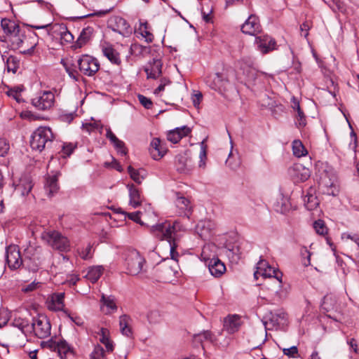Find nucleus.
Returning a JSON list of instances; mask_svg holds the SVG:
<instances>
[{
  "mask_svg": "<svg viewBox=\"0 0 359 359\" xmlns=\"http://www.w3.org/2000/svg\"><path fill=\"white\" fill-rule=\"evenodd\" d=\"M150 231L156 238L168 242L170 258L167 257L163 259V266L170 265L167 273L168 276H173L177 272V268L180 254L177 250L180 240L186 231L185 227L177 220L174 222L165 221L152 226Z\"/></svg>",
  "mask_w": 359,
  "mask_h": 359,
  "instance_id": "obj_1",
  "label": "nucleus"
},
{
  "mask_svg": "<svg viewBox=\"0 0 359 359\" xmlns=\"http://www.w3.org/2000/svg\"><path fill=\"white\" fill-rule=\"evenodd\" d=\"M53 134L48 127H39L32 135L30 146L33 150L42 151L53 142Z\"/></svg>",
  "mask_w": 359,
  "mask_h": 359,
  "instance_id": "obj_2",
  "label": "nucleus"
},
{
  "mask_svg": "<svg viewBox=\"0 0 359 359\" xmlns=\"http://www.w3.org/2000/svg\"><path fill=\"white\" fill-rule=\"evenodd\" d=\"M41 239L50 245L53 248L58 250L64 259L66 258L67 239L55 231H43L41 236Z\"/></svg>",
  "mask_w": 359,
  "mask_h": 359,
  "instance_id": "obj_3",
  "label": "nucleus"
},
{
  "mask_svg": "<svg viewBox=\"0 0 359 359\" xmlns=\"http://www.w3.org/2000/svg\"><path fill=\"white\" fill-rule=\"evenodd\" d=\"M51 325L48 318L44 315H38L33 318L32 332L37 337L44 339L50 335Z\"/></svg>",
  "mask_w": 359,
  "mask_h": 359,
  "instance_id": "obj_4",
  "label": "nucleus"
},
{
  "mask_svg": "<svg viewBox=\"0 0 359 359\" xmlns=\"http://www.w3.org/2000/svg\"><path fill=\"white\" fill-rule=\"evenodd\" d=\"M126 263L128 273L132 276H136L142 271L145 259L138 251L131 250L127 255Z\"/></svg>",
  "mask_w": 359,
  "mask_h": 359,
  "instance_id": "obj_5",
  "label": "nucleus"
},
{
  "mask_svg": "<svg viewBox=\"0 0 359 359\" xmlns=\"http://www.w3.org/2000/svg\"><path fill=\"white\" fill-rule=\"evenodd\" d=\"M77 63L80 71L88 76H93L100 69V62L97 59L88 55H82Z\"/></svg>",
  "mask_w": 359,
  "mask_h": 359,
  "instance_id": "obj_6",
  "label": "nucleus"
},
{
  "mask_svg": "<svg viewBox=\"0 0 359 359\" xmlns=\"http://www.w3.org/2000/svg\"><path fill=\"white\" fill-rule=\"evenodd\" d=\"M257 270L254 274L255 278L258 274L264 278H273L278 281L279 286H280L283 273L278 269L271 266L266 260H260L257 263Z\"/></svg>",
  "mask_w": 359,
  "mask_h": 359,
  "instance_id": "obj_7",
  "label": "nucleus"
},
{
  "mask_svg": "<svg viewBox=\"0 0 359 359\" xmlns=\"http://www.w3.org/2000/svg\"><path fill=\"white\" fill-rule=\"evenodd\" d=\"M65 299V292H55L47 298L46 302V306L50 311H62L65 314H67Z\"/></svg>",
  "mask_w": 359,
  "mask_h": 359,
  "instance_id": "obj_8",
  "label": "nucleus"
},
{
  "mask_svg": "<svg viewBox=\"0 0 359 359\" xmlns=\"http://www.w3.org/2000/svg\"><path fill=\"white\" fill-rule=\"evenodd\" d=\"M55 100L54 94L50 91H44L32 100V104L39 110H46L53 105Z\"/></svg>",
  "mask_w": 359,
  "mask_h": 359,
  "instance_id": "obj_9",
  "label": "nucleus"
},
{
  "mask_svg": "<svg viewBox=\"0 0 359 359\" xmlns=\"http://www.w3.org/2000/svg\"><path fill=\"white\" fill-rule=\"evenodd\" d=\"M255 43L257 50L262 54H266L276 49V42L274 39L267 34H262L255 37Z\"/></svg>",
  "mask_w": 359,
  "mask_h": 359,
  "instance_id": "obj_10",
  "label": "nucleus"
},
{
  "mask_svg": "<svg viewBox=\"0 0 359 359\" xmlns=\"http://www.w3.org/2000/svg\"><path fill=\"white\" fill-rule=\"evenodd\" d=\"M6 259L11 269H16L22 264V259L18 247L11 245L6 249Z\"/></svg>",
  "mask_w": 359,
  "mask_h": 359,
  "instance_id": "obj_11",
  "label": "nucleus"
},
{
  "mask_svg": "<svg viewBox=\"0 0 359 359\" xmlns=\"http://www.w3.org/2000/svg\"><path fill=\"white\" fill-rule=\"evenodd\" d=\"M243 33L249 35L256 36L261 32V25L258 17L255 15H250L241 26Z\"/></svg>",
  "mask_w": 359,
  "mask_h": 359,
  "instance_id": "obj_12",
  "label": "nucleus"
},
{
  "mask_svg": "<svg viewBox=\"0 0 359 359\" xmlns=\"http://www.w3.org/2000/svg\"><path fill=\"white\" fill-rule=\"evenodd\" d=\"M149 152L154 160L161 159L167 152L165 143L158 137L154 138L150 144Z\"/></svg>",
  "mask_w": 359,
  "mask_h": 359,
  "instance_id": "obj_13",
  "label": "nucleus"
},
{
  "mask_svg": "<svg viewBox=\"0 0 359 359\" xmlns=\"http://www.w3.org/2000/svg\"><path fill=\"white\" fill-rule=\"evenodd\" d=\"M228 82L227 78L222 73H215L206 79L208 85L215 90H221L225 88Z\"/></svg>",
  "mask_w": 359,
  "mask_h": 359,
  "instance_id": "obj_14",
  "label": "nucleus"
},
{
  "mask_svg": "<svg viewBox=\"0 0 359 359\" xmlns=\"http://www.w3.org/2000/svg\"><path fill=\"white\" fill-rule=\"evenodd\" d=\"M162 62L158 59H153L152 61L144 67L147 79H156L162 73Z\"/></svg>",
  "mask_w": 359,
  "mask_h": 359,
  "instance_id": "obj_15",
  "label": "nucleus"
},
{
  "mask_svg": "<svg viewBox=\"0 0 359 359\" xmlns=\"http://www.w3.org/2000/svg\"><path fill=\"white\" fill-rule=\"evenodd\" d=\"M191 132V128L187 126L178 127L168 132L167 139L172 143L176 144L179 142L182 137L189 135Z\"/></svg>",
  "mask_w": 359,
  "mask_h": 359,
  "instance_id": "obj_16",
  "label": "nucleus"
},
{
  "mask_svg": "<svg viewBox=\"0 0 359 359\" xmlns=\"http://www.w3.org/2000/svg\"><path fill=\"white\" fill-rule=\"evenodd\" d=\"M175 205L179 209L178 213L180 215L189 217L191 210L190 201L181 195L180 193H176Z\"/></svg>",
  "mask_w": 359,
  "mask_h": 359,
  "instance_id": "obj_17",
  "label": "nucleus"
},
{
  "mask_svg": "<svg viewBox=\"0 0 359 359\" xmlns=\"http://www.w3.org/2000/svg\"><path fill=\"white\" fill-rule=\"evenodd\" d=\"M50 349L56 352L61 359H66L67 357V344L64 339L53 340L48 342Z\"/></svg>",
  "mask_w": 359,
  "mask_h": 359,
  "instance_id": "obj_18",
  "label": "nucleus"
},
{
  "mask_svg": "<svg viewBox=\"0 0 359 359\" xmlns=\"http://www.w3.org/2000/svg\"><path fill=\"white\" fill-rule=\"evenodd\" d=\"M191 158L186 154H179L175 157L177 170L180 173H188L192 169Z\"/></svg>",
  "mask_w": 359,
  "mask_h": 359,
  "instance_id": "obj_19",
  "label": "nucleus"
},
{
  "mask_svg": "<svg viewBox=\"0 0 359 359\" xmlns=\"http://www.w3.org/2000/svg\"><path fill=\"white\" fill-rule=\"evenodd\" d=\"M287 314L284 311L271 312L269 317V321L264 322L266 327L270 325L272 327L283 325L286 322Z\"/></svg>",
  "mask_w": 359,
  "mask_h": 359,
  "instance_id": "obj_20",
  "label": "nucleus"
},
{
  "mask_svg": "<svg viewBox=\"0 0 359 359\" xmlns=\"http://www.w3.org/2000/svg\"><path fill=\"white\" fill-rule=\"evenodd\" d=\"M289 171L292 176L302 182L306 181L309 177V170L302 164H294Z\"/></svg>",
  "mask_w": 359,
  "mask_h": 359,
  "instance_id": "obj_21",
  "label": "nucleus"
},
{
  "mask_svg": "<svg viewBox=\"0 0 359 359\" xmlns=\"http://www.w3.org/2000/svg\"><path fill=\"white\" fill-rule=\"evenodd\" d=\"M33 187L31 178L28 176H23L20 179L19 183L15 187V191L22 196L27 195Z\"/></svg>",
  "mask_w": 359,
  "mask_h": 359,
  "instance_id": "obj_22",
  "label": "nucleus"
},
{
  "mask_svg": "<svg viewBox=\"0 0 359 359\" xmlns=\"http://www.w3.org/2000/svg\"><path fill=\"white\" fill-rule=\"evenodd\" d=\"M240 326V318L238 316H229L224 320V329L230 334L237 332Z\"/></svg>",
  "mask_w": 359,
  "mask_h": 359,
  "instance_id": "obj_23",
  "label": "nucleus"
},
{
  "mask_svg": "<svg viewBox=\"0 0 359 359\" xmlns=\"http://www.w3.org/2000/svg\"><path fill=\"white\" fill-rule=\"evenodd\" d=\"M128 188L129 190L130 204L133 208L139 207L142 201L140 191L133 184H128Z\"/></svg>",
  "mask_w": 359,
  "mask_h": 359,
  "instance_id": "obj_24",
  "label": "nucleus"
},
{
  "mask_svg": "<svg viewBox=\"0 0 359 359\" xmlns=\"http://www.w3.org/2000/svg\"><path fill=\"white\" fill-rule=\"evenodd\" d=\"M208 268L210 273L215 277H219L226 271L225 265L218 258L212 259Z\"/></svg>",
  "mask_w": 359,
  "mask_h": 359,
  "instance_id": "obj_25",
  "label": "nucleus"
},
{
  "mask_svg": "<svg viewBox=\"0 0 359 359\" xmlns=\"http://www.w3.org/2000/svg\"><path fill=\"white\" fill-rule=\"evenodd\" d=\"M44 189L46 192L48 196H52L54 193H55L58 189L57 184V175L53 174L52 175H48L46 179V182L44 184Z\"/></svg>",
  "mask_w": 359,
  "mask_h": 359,
  "instance_id": "obj_26",
  "label": "nucleus"
},
{
  "mask_svg": "<svg viewBox=\"0 0 359 359\" xmlns=\"http://www.w3.org/2000/svg\"><path fill=\"white\" fill-rule=\"evenodd\" d=\"M1 26L6 34L19 35L20 28L15 22L11 21L6 18H3L1 21Z\"/></svg>",
  "mask_w": 359,
  "mask_h": 359,
  "instance_id": "obj_27",
  "label": "nucleus"
},
{
  "mask_svg": "<svg viewBox=\"0 0 359 359\" xmlns=\"http://www.w3.org/2000/svg\"><path fill=\"white\" fill-rule=\"evenodd\" d=\"M93 29L90 27L83 29L76 43L72 46V48L73 49L81 48L89 40L93 34Z\"/></svg>",
  "mask_w": 359,
  "mask_h": 359,
  "instance_id": "obj_28",
  "label": "nucleus"
},
{
  "mask_svg": "<svg viewBox=\"0 0 359 359\" xmlns=\"http://www.w3.org/2000/svg\"><path fill=\"white\" fill-rule=\"evenodd\" d=\"M115 23L116 27L113 28L114 31L119 33L123 36L128 34L131 32L130 26L124 18L121 17L116 18Z\"/></svg>",
  "mask_w": 359,
  "mask_h": 359,
  "instance_id": "obj_29",
  "label": "nucleus"
},
{
  "mask_svg": "<svg viewBox=\"0 0 359 359\" xmlns=\"http://www.w3.org/2000/svg\"><path fill=\"white\" fill-rule=\"evenodd\" d=\"M130 318L127 315H122L119 318L120 330L123 335L128 337H131L133 334L132 329L130 326Z\"/></svg>",
  "mask_w": 359,
  "mask_h": 359,
  "instance_id": "obj_30",
  "label": "nucleus"
},
{
  "mask_svg": "<svg viewBox=\"0 0 359 359\" xmlns=\"http://www.w3.org/2000/svg\"><path fill=\"white\" fill-rule=\"evenodd\" d=\"M102 53L113 64L119 65L121 63V58L119 53L114 49L111 46H107L102 48Z\"/></svg>",
  "mask_w": 359,
  "mask_h": 359,
  "instance_id": "obj_31",
  "label": "nucleus"
},
{
  "mask_svg": "<svg viewBox=\"0 0 359 359\" xmlns=\"http://www.w3.org/2000/svg\"><path fill=\"white\" fill-rule=\"evenodd\" d=\"M324 172L322 173L320 177L321 183L326 187H332L334 184V181L335 180V175L332 170V169L330 167H327L324 170Z\"/></svg>",
  "mask_w": 359,
  "mask_h": 359,
  "instance_id": "obj_32",
  "label": "nucleus"
},
{
  "mask_svg": "<svg viewBox=\"0 0 359 359\" xmlns=\"http://www.w3.org/2000/svg\"><path fill=\"white\" fill-rule=\"evenodd\" d=\"M128 172L131 179L139 184L142 183L146 177V172L144 170H135L131 165L128 167Z\"/></svg>",
  "mask_w": 359,
  "mask_h": 359,
  "instance_id": "obj_33",
  "label": "nucleus"
},
{
  "mask_svg": "<svg viewBox=\"0 0 359 359\" xmlns=\"http://www.w3.org/2000/svg\"><path fill=\"white\" fill-rule=\"evenodd\" d=\"M104 269L101 266H95L89 268L86 277L92 283L98 280L103 273Z\"/></svg>",
  "mask_w": 359,
  "mask_h": 359,
  "instance_id": "obj_34",
  "label": "nucleus"
},
{
  "mask_svg": "<svg viewBox=\"0 0 359 359\" xmlns=\"http://www.w3.org/2000/svg\"><path fill=\"white\" fill-rule=\"evenodd\" d=\"M13 326L18 327L21 332L27 334L32 332V324L29 325V321L23 318H15L13 323Z\"/></svg>",
  "mask_w": 359,
  "mask_h": 359,
  "instance_id": "obj_35",
  "label": "nucleus"
},
{
  "mask_svg": "<svg viewBox=\"0 0 359 359\" xmlns=\"http://www.w3.org/2000/svg\"><path fill=\"white\" fill-rule=\"evenodd\" d=\"M293 154L300 158L307 154V151L303 145L302 142L299 140H295L292 142Z\"/></svg>",
  "mask_w": 359,
  "mask_h": 359,
  "instance_id": "obj_36",
  "label": "nucleus"
},
{
  "mask_svg": "<svg viewBox=\"0 0 359 359\" xmlns=\"http://www.w3.org/2000/svg\"><path fill=\"white\" fill-rule=\"evenodd\" d=\"M101 302L102 305L107 308V311H104L106 313H109L111 311H116L117 309L114 298L111 296L106 297L104 294H102Z\"/></svg>",
  "mask_w": 359,
  "mask_h": 359,
  "instance_id": "obj_37",
  "label": "nucleus"
},
{
  "mask_svg": "<svg viewBox=\"0 0 359 359\" xmlns=\"http://www.w3.org/2000/svg\"><path fill=\"white\" fill-rule=\"evenodd\" d=\"M226 255L232 262H238L241 258L240 248L238 246L232 245L226 250Z\"/></svg>",
  "mask_w": 359,
  "mask_h": 359,
  "instance_id": "obj_38",
  "label": "nucleus"
},
{
  "mask_svg": "<svg viewBox=\"0 0 359 359\" xmlns=\"http://www.w3.org/2000/svg\"><path fill=\"white\" fill-rule=\"evenodd\" d=\"M290 204L287 198L281 197L274 204L276 211L285 214L290 210Z\"/></svg>",
  "mask_w": 359,
  "mask_h": 359,
  "instance_id": "obj_39",
  "label": "nucleus"
},
{
  "mask_svg": "<svg viewBox=\"0 0 359 359\" xmlns=\"http://www.w3.org/2000/svg\"><path fill=\"white\" fill-rule=\"evenodd\" d=\"M194 339L195 341H198L201 344L204 341H208L210 342H213L215 339L214 334L209 330L203 331L201 333L194 334Z\"/></svg>",
  "mask_w": 359,
  "mask_h": 359,
  "instance_id": "obj_40",
  "label": "nucleus"
},
{
  "mask_svg": "<svg viewBox=\"0 0 359 359\" xmlns=\"http://www.w3.org/2000/svg\"><path fill=\"white\" fill-rule=\"evenodd\" d=\"M148 23H141L140 26V31L142 36L145 39V41L148 43H151L154 40L153 34L148 30Z\"/></svg>",
  "mask_w": 359,
  "mask_h": 359,
  "instance_id": "obj_41",
  "label": "nucleus"
},
{
  "mask_svg": "<svg viewBox=\"0 0 359 359\" xmlns=\"http://www.w3.org/2000/svg\"><path fill=\"white\" fill-rule=\"evenodd\" d=\"M90 359H107L105 352L102 346L97 344L94 347L90 355Z\"/></svg>",
  "mask_w": 359,
  "mask_h": 359,
  "instance_id": "obj_42",
  "label": "nucleus"
},
{
  "mask_svg": "<svg viewBox=\"0 0 359 359\" xmlns=\"http://www.w3.org/2000/svg\"><path fill=\"white\" fill-rule=\"evenodd\" d=\"M313 229H315L316 232L321 236H325L327 233V228L325 226V224L323 220L318 219L317 221H315L313 223Z\"/></svg>",
  "mask_w": 359,
  "mask_h": 359,
  "instance_id": "obj_43",
  "label": "nucleus"
},
{
  "mask_svg": "<svg viewBox=\"0 0 359 359\" xmlns=\"http://www.w3.org/2000/svg\"><path fill=\"white\" fill-rule=\"evenodd\" d=\"M78 254L80 257L84 260H88L92 258V246L89 244L85 248L78 250Z\"/></svg>",
  "mask_w": 359,
  "mask_h": 359,
  "instance_id": "obj_44",
  "label": "nucleus"
},
{
  "mask_svg": "<svg viewBox=\"0 0 359 359\" xmlns=\"http://www.w3.org/2000/svg\"><path fill=\"white\" fill-rule=\"evenodd\" d=\"M301 255L302 257V263L304 266H307L311 264V253L308 250L306 247L301 248Z\"/></svg>",
  "mask_w": 359,
  "mask_h": 359,
  "instance_id": "obj_45",
  "label": "nucleus"
},
{
  "mask_svg": "<svg viewBox=\"0 0 359 359\" xmlns=\"http://www.w3.org/2000/svg\"><path fill=\"white\" fill-rule=\"evenodd\" d=\"M284 355L291 358H297L299 357L298 348L296 346H292L290 348L283 349Z\"/></svg>",
  "mask_w": 359,
  "mask_h": 359,
  "instance_id": "obj_46",
  "label": "nucleus"
},
{
  "mask_svg": "<svg viewBox=\"0 0 359 359\" xmlns=\"http://www.w3.org/2000/svg\"><path fill=\"white\" fill-rule=\"evenodd\" d=\"M147 318L151 324H156L161 321V315L158 311H151L147 315Z\"/></svg>",
  "mask_w": 359,
  "mask_h": 359,
  "instance_id": "obj_47",
  "label": "nucleus"
},
{
  "mask_svg": "<svg viewBox=\"0 0 359 359\" xmlns=\"http://www.w3.org/2000/svg\"><path fill=\"white\" fill-rule=\"evenodd\" d=\"M297 114L296 116V125L299 128H303L306 124V116L302 110H299L297 111Z\"/></svg>",
  "mask_w": 359,
  "mask_h": 359,
  "instance_id": "obj_48",
  "label": "nucleus"
},
{
  "mask_svg": "<svg viewBox=\"0 0 359 359\" xmlns=\"http://www.w3.org/2000/svg\"><path fill=\"white\" fill-rule=\"evenodd\" d=\"M10 149L9 142L4 138H0V156H5Z\"/></svg>",
  "mask_w": 359,
  "mask_h": 359,
  "instance_id": "obj_49",
  "label": "nucleus"
},
{
  "mask_svg": "<svg viewBox=\"0 0 359 359\" xmlns=\"http://www.w3.org/2000/svg\"><path fill=\"white\" fill-rule=\"evenodd\" d=\"M307 201L304 199V201L307 202L306 205L307 209L311 210L318 205V202L316 197L313 196V195L307 196Z\"/></svg>",
  "mask_w": 359,
  "mask_h": 359,
  "instance_id": "obj_50",
  "label": "nucleus"
},
{
  "mask_svg": "<svg viewBox=\"0 0 359 359\" xmlns=\"http://www.w3.org/2000/svg\"><path fill=\"white\" fill-rule=\"evenodd\" d=\"M137 97L140 103L146 109H151L152 107L153 103L149 98L143 95H138Z\"/></svg>",
  "mask_w": 359,
  "mask_h": 359,
  "instance_id": "obj_51",
  "label": "nucleus"
},
{
  "mask_svg": "<svg viewBox=\"0 0 359 359\" xmlns=\"http://www.w3.org/2000/svg\"><path fill=\"white\" fill-rule=\"evenodd\" d=\"M100 341L105 346L107 352H112L114 351L113 342L111 341L109 337H100Z\"/></svg>",
  "mask_w": 359,
  "mask_h": 359,
  "instance_id": "obj_52",
  "label": "nucleus"
},
{
  "mask_svg": "<svg viewBox=\"0 0 359 359\" xmlns=\"http://www.w3.org/2000/svg\"><path fill=\"white\" fill-rule=\"evenodd\" d=\"M114 145L118 152L121 155H126L127 154V149L125 147V143L123 141L118 139L117 141L114 143Z\"/></svg>",
  "mask_w": 359,
  "mask_h": 359,
  "instance_id": "obj_53",
  "label": "nucleus"
},
{
  "mask_svg": "<svg viewBox=\"0 0 359 359\" xmlns=\"http://www.w3.org/2000/svg\"><path fill=\"white\" fill-rule=\"evenodd\" d=\"M170 83V81L168 79L163 78L161 79V83L157 88L155 89L154 93L158 94L160 92L164 90L165 87Z\"/></svg>",
  "mask_w": 359,
  "mask_h": 359,
  "instance_id": "obj_54",
  "label": "nucleus"
},
{
  "mask_svg": "<svg viewBox=\"0 0 359 359\" xmlns=\"http://www.w3.org/2000/svg\"><path fill=\"white\" fill-rule=\"evenodd\" d=\"M40 285H41V283L34 281V282L31 283L30 284L27 285V286H25L22 289V290L25 291V292H32V291H34V290H36L37 287H39Z\"/></svg>",
  "mask_w": 359,
  "mask_h": 359,
  "instance_id": "obj_55",
  "label": "nucleus"
},
{
  "mask_svg": "<svg viewBox=\"0 0 359 359\" xmlns=\"http://www.w3.org/2000/svg\"><path fill=\"white\" fill-rule=\"evenodd\" d=\"M140 212H131L128 215V217L135 222L136 223L142 224V222L140 219Z\"/></svg>",
  "mask_w": 359,
  "mask_h": 359,
  "instance_id": "obj_56",
  "label": "nucleus"
},
{
  "mask_svg": "<svg viewBox=\"0 0 359 359\" xmlns=\"http://www.w3.org/2000/svg\"><path fill=\"white\" fill-rule=\"evenodd\" d=\"M203 95L201 93H196L192 97V101L194 107H198L202 100Z\"/></svg>",
  "mask_w": 359,
  "mask_h": 359,
  "instance_id": "obj_57",
  "label": "nucleus"
},
{
  "mask_svg": "<svg viewBox=\"0 0 359 359\" xmlns=\"http://www.w3.org/2000/svg\"><path fill=\"white\" fill-rule=\"evenodd\" d=\"M342 238H346L348 239H350V240L354 241L358 245V248L359 250V236L358 235L354 234V235L351 236V234H348V233H343Z\"/></svg>",
  "mask_w": 359,
  "mask_h": 359,
  "instance_id": "obj_58",
  "label": "nucleus"
},
{
  "mask_svg": "<svg viewBox=\"0 0 359 359\" xmlns=\"http://www.w3.org/2000/svg\"><path fill=\"white\" fill-rule=\"evenodd\" d=\"M200 159L206 158V146L205 145V140L201 143V151L199 154Z\"/></svg>",
  "mask_w": 359,
  "mask_h": 359,
  "instance_id": "obj_59",
  "label": "nucleus"
},
{
  "mask_svg": "<svg viewBox=\"0 0 359 359\" xmlns=\"http://www.w3.org/2000/svg\"><path fill=\"white\" fill-rule=\"evenodd\" d=\"M106 136L113 144L118 140L116 136L112 133L110 128L107 129Z\"/></svg>",
  "mask_w": 359,
  "mask_h": 359,
  "instance_id": "obj_60",
  "label": "nucleus"
},
{
  "mask_svg": "<svg viewBox=\"0 0 359 359\" xmlns=\"http://www.w3.org/2000/svg\"><path fill=\"white\" fill-rule=\"evenodd\" d=\"M347 343L355 353H358V345L355 339L352 338L348 339Z\"/></svg>",
  "mask_w": 359,
  "mask_h": 359,
  "instance_id": "obj_61",
  "label": "nucleus"
},
{
  "mask_svg": "<svg viewBox=\"0 0 359 359\" xmlns=\"http://www.w3.org/2000/svg\"><path fill=\"white\" fill-rule=\"evenodd\" d=\"M212 13V9L210 10L209 13H206L203 8H202L201 10V13H202V15H203V19L205 22H210V20H211V18H210V13Z\"/></svg>",
  "mask_w": 359,
  "mask_h": 359,
  "instance_id": "obj_62",
  "label": "nucleus"
},
{
  "mask_svg": "<svg viewBox=\"0 0 359 359\" xmlns=\"http://www.w3.org/2000/svg\"><path fill=\"white\" fill-rule=\"evenodd\" d=\"M292 107L294 110L298 111L299 110H302L301 107H300V104H299V101L295 98V97H292Z\"/></svg>",
  "mask_w": 359,
  "mask_h": 359,
  "instance_id": "obj_63",
  "label": "nucleus"
},
{
  "mask_svg": "<svg viewBox=\"0 0 359 359\" xmlns=\"http://www.w3.org/2000/svg\"><path fill=\"white\" fill-rule=\"evenodd\" d=\"M79 280L77 275L72 274L69 276V286L71 285H75L76 283Z\"/></svg>",
  "mask_w": 359,
  "mask_h": 359,
  "instance_id": "obj_64",
  "label": "nucleus"
}]
</instances>
